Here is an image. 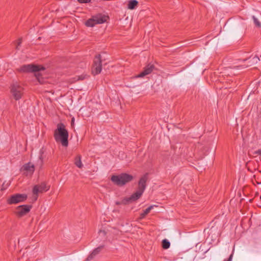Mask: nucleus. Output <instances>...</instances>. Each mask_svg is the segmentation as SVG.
<instances>
[{
  "mask_svg": "<svg viewBox=\"0 0 261 261\" xmlns=\"http://www.w3.org/2000/svg\"><path fill=\"white\" fill-rule=\"evenodd\" d=\"M54 137L57 142H60L63 146H67L68 133L63 124H59L55 131Z\"/></svg>",
  "mask_w": 261,
  "mask_h": 261,
  "instance_id": "1",
  "label": "nucleus"
},
{
  "mask_svg": "<svg viewBox=\"0 0 261 261\" xmlns=\"http://www.w3.org/2000/svg\"><path fill=\"white\" fill-rule=\"evenodd\" d=\"M44 69L43 67L33 64L24 65L20 68V70L22 72H35V75L40 83H43V80L41 77V72Z\"/></svg>",
  "mask_w": 261,
  "mask_h": 261,
  "instance_id": "2",
  "label": "nucleus"
},
{
  "mask_svg": "<svg viewBox=\"0 0 261 261\" xmlns=\"http://www.w3.org/2000/svg\"><path fill=\"white\" fill-rule=\"evenodd\" d=\"M133 176L127 173H121L119 175H113L111 180L116 185L122 186L133 179Z\"/></svg>",
  "mask_w": 261,
  "mask_h": 261,
  "instance_id": "3",
  "label": "nucleus"
},
{
  "mask_svg": "<svg viewBox=\"0 0 261 261\" xmlns=\"http://www.w3.org/2000/svg\"><path fill=\"white\" fill-rule=\"evenodd\" d=\"M107 17L100 14H97L92 16L90 18L88 19L86 22L85 25L88 27H93L97 24H102L107 21Z\"/></svg>",
  "mask_w": 261,
  "mask_h": 261,
  "instance_id": "4",
  "label": "nucleus"
},
{
  "mask_svg": "<svg viewBox=\"0 0 261 261\" xmlns=\"http://www.w3.org/2000/svg\"><path fill=\"white\" fill-rule=\"evenodd\" d=\"M11 91L14 98L16 100H18L22 95L23 88L18 83L15 82L11 86Z\"/></svg>",
  "mask_w": 261,
  "mask_h": 261,
  "instance_id": "5",
  "label": "nucleus"
},
{
  "mask_svg": "<svg viewBox=\"0 0 261 261\" xmlns=\"http://www.w3.org/2000/svg\"><path fill=\"white\" fill-rule=\"evenodd\" d=\"M27 198L25 194H16L11 196L7 200L8 203L10 204H16L24 201Z\"/></svg>",
  "mask_w": 261,
  "mask_h": 261,
  "instance_id": "6",
  "label": "nucleus"
},
{
  "mask_svg": "<svg viewBox=\"0 0 261 261\" xmlns=\"http://www.w3.org/2000/svg\"><path fill=\"white\" fill-rule=\"evenodd\" d=\"M102 56L101 55H97L94 60L92 69V72L93 74H99L101 71Z\"/></svg>",
  "mask_w": 261,
  "mask_h": 261,
  "instance_id": "7",
  "label": "nucleus"
},
{
  "mask_svg": "<svg viewBox=\"0 0 261 261\" xmlns=\"http://www.w3.org/2000/svg\"><path fill=\"white\" fill-rule=\"evenodd\" d=\"M143 192H141V190L140 191L138 189L137 191L133 194H132L130 197L124 198L122 200V202L123 203V204H127L130 202L135 201L141 196Z\"/></svg>",
  "mask_w": 261,
  "mask_h": 261,
  "instance_id": "8",
  "label": "nucleus"
},
{
  "mask_svg": "<svg viewBox=\"0 0 261 261\" xmlns=\"http://www.w3.org/2000/svg\"><path fill=\"white\" fill-rule=\"evenodd\" d=\"M49 187L44 182L35 186L33 190V193L35 195V200H36L37 199V195L39 193L47 191Z\"/></svg>",
  "mask_w": 261,
  "mask_h": 261,
  "instance_id": "9",
  "label": "nucleus"
},
{
  "mask_svg": "<svg viewBox=\"0 0 261 261\" xmlns=\"http://www.w3.org/2000/svg\"><path fill=\"white\" fill-rule=\"evenodd\" d=\"M155 69V67L152 64H148L145 68L144 70L140 74L136 76V78L142 77L151 73Z\"/></svg>",
  "mask_w": 261,
  "mask_h": 261,
  "instance_id": "10",
  "label": "nucleus"
},
{
  "mask_svg": "<svg viewBox=\"0 0 261 261\" xmlns=\"http://www.w3.org/2000/svg\"><path fill=\"white\" fill-rule=\"evenodd\" d=\"M31 208V206L29 205H20L17 207L16 213L18 215L22 216L27 214L30 211Z\"/></svg>",
  "mask_w": 261,
  "mask_h": 261,
  "instance_id": "11",
  "label": "nucleus"
},
{
  "mask_svg": "<svg viewBox=\"0 0 261 261\" xmlns=\"http://www.w3.org/2000/svg\"><path fill=\"white\" fill-rule=\"evenodd\" d=\"M148 179V174L146 173L143 176L141 177L138 183V189L139 190H141V192H144L146 189V182Z\"/></svg>",
  "mask_w": 261,
  "mask_h": 261,
  "instance_id": "12",
  "label": "nucleus"
},
{
  "mask_svg": "<svg viewBox=\"0 0 261 261\" xmlns=\"http://www.w3.org/2000/svg\"><path fill=\"white\" fill-rule=\"evenodd\" d=\"M22 169L24 171V173L26 175H31L35 170L34 165L30 163L25 164Z\"/></svg>",
  "mask_w": 261,
  "mask_h": 261,
  "instance_id": "13",
  "label": "nucleus"
},
{
  "mask_svg": "<svg viewBox=\"0 0 261 261\" xmlns=\"http://www.w3.org/2000/svg\"><path fill=\"white\" fill-rule=\"evenodd\" d=\"M103 248L102 246H100L95 249L92 252L87 258V261L91 260L95 255H96Z\"/></svg>",
  "mask_w": 261,
  "mask_h": 261,
  "instance_id": "14",
  "label": "nucleus"
},
{
  "mask_svg": "<svg viewBox=\"0 0 261 261\" xmlns=\"http://www.w3.org/2000/svg\"><path fill=\"white\" fill-rule=\"evenodd\" d=\"M138 2L136 0H130L128 2L127 8L130 10L134 9L137 6Z\"/></svg>",
  "mask_w": 261,
  "mask_h": 261,
  "instance_id": "15",
  "label": "nucleus"
},
{
  "mask_svg": "<svg viewBox=\"0 0 261 261\" xmlns=\"http://www.w3.org/2000/svg\"><path fill=\"white\" fill-rule=\"evenodd\" d=\"M245 61H248L249 63V66H251L257 63L259 61V59L257 56H254L252 58L246 59Z\"/></svg>",
  "mask_w": 261,
  "mask_h": 261,
  "instance_id": "16",
  "label": "nucleus"
},
{
  "mask_svg": "<svg viewBox=\"0 0 261 261\" xmlns=\"http://www.w3.org/2000/svg\"><path fill=\"white\" fill-rule=\"evenodd\" d=\"M157 206L155 205H151L147 207L146 209L144 210L143 212L141 214V217L142 218L144 217L147 214H148L150 211L154 207H156Z\"/></svg>",
  "mask_w": 261,
  "mask_h": 261,
  "instance_id": "17",
  "label": "nucleus"
},
{
  "mask_svg": "<svg viewBox=\"0 0 261 261\" xmlns=\"http://www.w3.org/2000/svg\"><path fill=\"white\" fill-rule=\"evenodd\" d=\"M75 164L79 168H81L83 167V165L81 161V156L79 155L76 158L75 161Z\"/></svg>",
  "mask_w": 261,
  "mask_h": 261,
  "instance_id": "18",
  "label": "nucleus"
},
{
  "mask_svg": "<svg viewBox=\"0 0 261 261\" xmlns=\"http://www.w3.org/2000/svg\"><path fill=\"white\" fill-rule=\"evenodd\" d=\"M170 246V243L167 239H164L162 241V247L165 249H168Z\"/></svg>",
  "mask_w": 261,
  "mask_h": 261,
  "instance_id": "19",
  "label": "nucleus"
},
{
  "mask_svg": "<svg viewBox=\"0 0 261 261\" xmlns=\"http://www.w3.org/2000/svg\"><path fill=\"white\" fill-rule=\"evenodd\" d=\"M44 150L43 148H42L40 149L39 151V162H40V164H41L43 163V159H44Z\"/></svg>",
  "mask_w": 261,
  "mask_h": 261,
  "instance_id": "20",
  "label": "nucleus"
},
{
  "mask_svg": "<svg viewBox=\"0 0 261 261\" xmlns=\"http://www.w3.org/2000/svg\"><path fill=\"white\" fill-rule=\"evenodd\" d=\"M252 18H253V22H254V24H255V25L258 27H260L261 26V23L259 21V20L257 19V18H256L254 16H253Z\"/></svg>",
  "mask_w": 261,
  "mask_h": 261,
  "instance_id": "21",
  "label": "nucleus"
},
{
  "mask_svg": "<svg viewBox=\"0 0 261 261\" xmlns=\"http://www.w3.org/2000/svg\"><path fill=\"white\" fill-rule=\"evenodd\" d=\"M107 233V232L104 229H100L98 232V236L99 237L102 238L104 237Z\"/></svg>",
  "mask_w": 261,
  "mask_h": 261,
  "instance_id": "22",
  "label": "nucleus"
},
{
  "mask_svg": "<svg viewBox=\"0 0 261 261\" xmlns=\"http://www.w3.org/2000/svg\"><path fill=\"white\" fill-rule=\"evenodd\" d=\"M10 185V181H8V182L6 184L5 182H4L3 185H2V190H5Z\"/></svg>",
  "mask_w": 261,
  "mask_h": 261,
  "instance_id": "23",
  "label": "nucleus"
},
{
  "mask_svg": "<svg viewBox=\"0 0 261 261\" xmlns=\"http://www.w3.org/2000/svg\"><path fill=\"white\" fill-rule=\"evenodd\" d=\"M91 0H77L80 3H89Z\"/></svg>",
  "mask_w": 261,
  "mask_h": 261,
  "instance_id": "24",
  "label": "nucleus"
},
{
  "mask_svg": "<svg viewBox=\"0 0 261 261\" xmlns=\"http://www.w3.org/2000/svg\"><path fill=\"white\" fill-rule=\"evenodd\" d=\"M232 254H231L228 259H225L223 261H231L232 259Z\"/></svg>",
  "mask_w": 261,
  "mask_h": 261,
  "instance_id": "25",
  "label": "nucleus"
},
{
  "mask_svg": "<svg viewBox=\"0 0 261 261\" xmlns=\"http://www.w3.org/2000/svg\"><path fill=\"white\" fill-rule=\"evenodd\" d=\"M257 153H258V154H259V155L261 156V149H259V150L257 151Z\"/></svg>",
  "mask_w": 261,
  "mask_h": 261,
  "instance_id": "26",
  "label": "nucleus"
},
{
  "mask_svg": "<svg viewBox=\"0 0 261 261\" xmlns=\"http://www.w3.org/2000/svg\"><path fill=\"white\" fill-rule=\"evenodd\" d=\"M20 43H21V41H20V40H19V41H18L17 45V46H16V48H18V45H19L20 44Z\"/></svg>",
  "mask_w": 261,
  "mask_h": 261,
  "instance_id": "27",
  "label": "nucleus"
},
{
  "mask_svg": "<svg viewBox=\"0 0 261 261\" xmlns=\"http://www.w3.org/2000/svg\"><path fill=\"white\" fill-rule=\"evenodd\" d=\"M121 203L122 204H123L122 201L121 202H119V201H117L116 202V204H117V205H119V204H120Z\"/></svg>",
  "mask_w": 261,
  "mask_h": 261,
  "instance_id": "28",
  "label": "nucleus"
},
{
  "mask_svg": "<svg viewBox=\"0 0 261 261\" xmlns=\"http://www.w3.org/2000/svg\"><path fill=\"white\" fill-rule=\"evenodd\" d=\"M84 79V77H80L79 78L80 80H82V79Z\"/></svg>",
  "mask_w": 261,
  "mask_h": 261,
  "instance_id": "29",
  "label": "nucleus"
},
{
  "mask_svg": "<svg viewBox=\"0 0 261 261\" xmlns=\"http://www.w3.org/2000/svg\"><path fill=\"white\" fill-rule=\"evenodd\" d=\"M260 199H261V195L260 196Z\"/></svg>",
  "mask_w": 261,
  "mask_h": 261,
  "instance_id": "30",
  "label": "nucleus"
}]
</instances>
